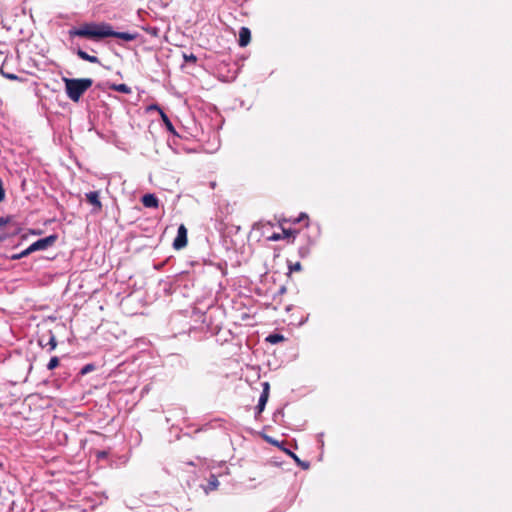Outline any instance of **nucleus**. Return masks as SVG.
I'll use <instances>...</instances> for the list:
<instances>
[{"label":"nucleus","instance_id":"aec40b11","mask_svg":"<svg viewBox=\"0 0 512 512\" xmlns=\"http://www.w3.org/2000/svg\"><path fill=\"white\" fill-rule=\"evenodd\" d=\"M0 73L2 74L3 77H5L9 80H19L20 79L16 74L4 72L2 69H1Z\"/></svg>","mask_w":512,"mask_h":512},{"label":"nucleus","instance_id":"4468645a","mask_svg":"<svg viewBox=\"0 0 512 512\" xmlns=\"http://www.w3.org/2000/svg\"><path fill=\"white\" fill-rule=\"evenodd\" d=\"M218 486H219V481H218L216 475L211 474L208 479V486H207L206 491L216 490L218 488Z\"/></svg>","mask_w":512,"mask_h":512},{"label":"nucleus","instance_id":"4be33fe9","mask_svg":"<svg viewBox=\"0 0 512 512\" xmlns=\"http://www.w3.org/2000/svg\"><path fill=\"white\" fill-rule=\"evenodd\" d=\"M93 369V366L91 364H88L86 366L83 367L81 373L82 374H86L88 373L89 371H91Z\"/></svg>","mask_w":512,"mask_h":512},{"label":"nucleus","instance_id":"b1692460","mask_svg":"<svg viewBox=\"0 0 512 512\" xmlns=\"http://www.w3.org/2000/svg\"><path fill=\"white\" fill-rule=\"evenodd\" d=\"M288 454L297 462L300 463V459L293 452L288 451Z\"/></svg>","mask_w":512,"mask_h":512},{"label":"nucleus","instance_id":"bb28decb","mask_svg":"<svg viewBox=\"0 0 512 512\" xmlns=\"http://www.w3.org/2000/svg\"><path fill=\"white\" fill-rule=\"evenodd\" d=\"M300 254H301V256H305V255L308 254V250L307 249H305V250L304 249H300Z\"/></svg>","mask_w":512,"mask_h":512},{"label":"nucleus","instance_id":"f3484780","mask_svg":"<svg viewBox=\"0 0 512 512\" xmlns=\"http://www.w3.org/2000/svg\"><path fill=\"white\" fill-rule=\"evenodd\" d=\"M30 250V247L26 248L25 250H23L22 252L18 253V254H14L11 256V259L12 260H18V259H21L23 257H26L28 256L29 254H31L32 252H29Z\"/></svg>","mask_w":512,"mask_h":512},{"label":"nucleus","instance_id":"393cba45","mask_svg":"<svg viewBox=\"0 0 512 512\" xmlns=\"http://www.w3.org/2000/svg\"><path fill=\"white\" fill-rule=\"evenodd\" d=\"M106 456H107V453L104 452V451H101V452L98 453V457H100V458H104Z\"/></svg>","mask_w":512,"mask_h":512},{"label":"nucleus","instance_id":"412c9836","mask_svg":"<svg viewBox=\"0 0 512 512\" xmlns=\"http://www.w3.org/2000/svg\"><path fill=\"white\" fill-rule=\"evenodd\" d=\"M302 269V266H301V263L300 262H296L294 264H289V271L290 272H298Z\"/></svg>","mask_w":512,"mask_h":512},{"label":"nucleus","instance_id":"f8f14e48","mask_svg":"<svg viewBox=\"0 0 512 512\" xmlns=\"http://www.w3.org/2000/svg\"><path fill=\"white\" fill-rule=\"evenodd\" d=\"M292 235V231L291 230H286V229H283V233L280 234V233H273L271 236H269L267 239L269 241H279L281 239H284V238H288Z\"/></svg>","mask_w":512,"mask_h":512},{"label":"nucleus","instance_id":"a211bd4d","mask_svg":"<svg viewBox=\"0 0 512 512\" xmlns=\"http://www.w3.org/2000/svg\"><path fill=\"white\" fill-rule=\"evenodd\" d=\"M13 220L12 216L0 217V229L7 224L11 223Z\"/></svg>","mask_w":512,"mask_h":512},{"label":"nucleus","instance_id":"cd10ccee","mask_svg":"<svg viewBox=\"0 0 512 512\" xmlns=\"http://www.w3.org/2000/svg\"><path fill=\"white\" fill-rule=\"evenodd\" d=\"M303 468L307 469L309 467V464L306 463V462H301L299 463Z\"/></svg>","mask_w":512,"mask_h":512},{"label":"nucleus","instance_id":"9b49d317","mask_svg":"<svg viewBox=\"0 0 512 512\" xmlns=\"http://www.w3.org/2000/svg\"><path fill=\"white\" fill-rule=\"evenodd\" d=\"M160 116H161V119L165 125V127L167 128V130L169 132H171L172 134L176 135V131H175V128L172 124V122L170 121V119L168 118V116L164 113L163 110H160Z\"/></svg>","mask_w":512,"mask_h":512},{"label":"nucleus","instance_id":"a878e982","mask_svg":"<svg viewBox=\"0 0 512 512\" xmlns=\"http://www.w3.org/2000/svg\"><path fill=\"white\" fill-rule=\"evenodd\" d=\"M303 218L308 219V216L306 214H301V216L296 220V222L301 221Z\"/></svg>","mask_w":512,"mask_h":512},{"label":"nucleus","instance_id":"dca6fc26","mask_svg":"<svg viewBox=\"0 0 512 512\" xmlns=\"http://www.w3.org/2000/svg\"><path fill=\"white\" fill-rule=\"evenodd\" d=\"M59 358L57 356H54L50 359V361L48 362L47 364V369L48 370H53L55 369L56 367L59 366Z\"/></svg>","mask_w":512,"mask_h":512},{"label":"nucleus","instance_id":"9d476101","mask_svg":"<svg viewBox=\"0 0 512 512\" xmlns=\"http://www.w3.org/2000/svg\"><path fill=\"white\" fill-rule=\"evenodd\" d=\"M76 53H77V56L84 61H88L90 63H97V64L100 63V60L98 57L89 55L87 52H85L82 49H78Z\"/></svg>","mask_w":512,"mask_h":512},{"label":"nucleus","instance_id":"2eb2a0df","mask_svg":"<svg viewBox=\"0 0 512 512\" xmlns=\"http://www.w3.org/2000/svg\"><path fill=\"white\" fill-rule=\"evenodd\" d=\"M112 89L125 94L131 93V88L126 84H114Z\"/></svg>","mask_w":512,"mask_h":512},{"label":"nucleus","instance_id":"6e6552de","mask_svg":"<svg viewBox=\"0 0 512 512\" xmlns=\"http://www.w3.org/2000/svg\"><path fill=\"white\" fill-rule=\"evenodd\" d=\"M142 204L147 208H157L159 201L154 194H145L142 197Z\"/></svg>","mask_w":512,"mask_h":512},{"label":"nucleus","instance_id":"ddd939ff","mask_svg":"<svg viewBox=\"0 0 512 512\" xmlns=\"http://www.w3.org/2000/svg\"><path fill=\"white\" fill-rule=\"evenodd\" d=\"M285 337L282 334L274 333L267 336L266 341L271 344H277L283 342Z\"/></svg>","mask_w":512,"mask_h":512},{"label":"nucleus","instance_id":"7ed1b4c3","mask_svg":"<svg viewBox=\"0 0 512 512\" xmlns=\"http://www.w3.org/2000/svg\"><path fill=\"white\" fill-rule=\"evenodd\" d=\"M57 240V235H49L45 238L39 239L36 242L32 243L29 247V252H35L40 250H45L54 245Z\"/></svg>","mask_w":512,"mask_h":512},{"label":"nucleus","instance_id":"6ab92c4d","mask_svg":"<svg viewBox=\"0 0 512 512\" xmlns=\"http://www.w3.org/2000/svg\"><path fill=\"white\" fill-rule=\"evenodd\" d=\"M183 58H184L185 62H190V63H196L197 62V57L193 53H191V54H184Z\"/></svg>","mask_w":512,"mask_h":512},{"label":"nucleus","instance_id":"39448f33","mask_svg":"<svg viewBox=\"0 0 512 512\" xmlns=\"http://www.w3.org/2000/svg\"><path fill=\"white\" fill-rule=\"evenodd\" d=\"M187 229L185 225L181 224L177 231V236L173 242V248L176 250L183 249L187 245Z\"/></svg>","mask_w":512,"mask_h":512},{"label":"nucleus","instance_id":"0eeeda50","mask_svg":"<svg viewBox=\"0 0 512 512\" xmlns=\"http://www.w3.org/2000/svg\"><path fill=\"white\" fill-rule=\"evenodd\" d=\"M251 40V32L249 28L242 27L239 31V45L241 47H245L249 44Z\"/></svg>","mask_w":512,"mask_h":512},{"label":"nucleus","instance_id":"1a4fd4ad","mask_svg":"<svg viewBox=\"0 0 512 512\" xmlns=\"http://www.w3.org/2000/svg\"><path fill=\"white\" fill-rule=\"evenodd\" d=\"M50 336H49V339L47 341V343H44V340L43 338L39 339V345L42 346V347H45V346H49V352L53 351L56 349L57 347V340H56V336L52 333V331L49 332Z\"/></svg>","mask_w":512,"mask_h":512},{"label":"nucleus","instance_id":"f03ea898","mask_svg":"<svg viewBox=\"0 0 512 512\" xmlns=\"http://www.w3.org/2000/svg\"><path fill=\"white\" fill-rule=\"evenodd\" d=\"M63 80L66 94L73 102H78L93 84V80L90 78H64Z\"/></svg>","mask_w":512,"mask_h":512},{"label":"nucleus","instance_id":"423d86ee","mask_svg":"<svg viewBox=\"0 0 512 512\" xmlns=\"http://www.w3.org/2000/svg\"><path fill=\"white\" fill-rule=\"evenodd\" d=\"M263 386V391H262V394L259 398V401H258V405H257V410H258V413H261L264 408H265V405L268 401V397H269V390H270V385L268 382H264L262 384Z\"/></svg>","mask_w":512,"mask_h":512},{"label":"nucleus","instance_id":"20e7f679","mask_svg":"<svg viewBox=\"0 0 512 512\" xmlns=\"http://www.w3.org/2000/svg\"><path fill=\"white\" fill-rule=\"evenodd\" d=\"M86 201L93 207V213H99L103 209V204L100 200V192L99 191H90L85 194Z\"/></svg>","mask_w":512,"mask_h":512},{"label":"nucleus","instance_id":"f257e3e1","mask_svg":"<svg viewBox=\"0 0 512 512\" xmlns=\"http://www.w3.org/2000/svg\"><path fill=\"white\" fill-rule=\"evenodd\" d=\"M68 34L70 38L81 37L93 41H100L108 37H114L124 41H133L136 38L135 34L116 32L110 24L104 22H86L79 27L70 29Z\"/></svg>","mask_w":512,"mask_h":512},{"label":"nucleus","instance_id":"c85d7f7f","mask_svg":"<svg viewBox=\"0 0 512 512\" xmlns=\"http://www.w3.org/2000/svg\"><path fill=\"white\" fill-rule=\"evenodd\" d=\"M268 441H269L270 443L274 444V445H277V444H278L276 441H272V440H270V439H268Z\"/></svg>","mask_w":512,"mask_h":512},{"label":"nucleus","instance_id":"5701e85b","mask_svg":"<svg viewBox=\"0 0 512 512\" xmlns=\"http://www.w3.org/2000/svg\"><path fill=\"white\" fill-rule=\"evenodd\" d=\"M149 110H157L160 113V110H162L157 104H152L148 108Z\"/></svg>","mask_w":512,"mask_h":512}]
</instances>
